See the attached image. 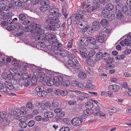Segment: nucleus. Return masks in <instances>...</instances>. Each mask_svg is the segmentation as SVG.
I'll return each mask as SVG.
<instances>
[{
    "mask_svg": "<svg viewBox=\"0 0 131 131\" xmlns=\"http://www.w3.org/2000/svg\"><path fill=\"white\" fill-rule=\"evenodd\" d=\"M41 24L39 19H34L30 24V26L33 28L30 30V32L31 34L36 33L38 35L44 34L45 31L42 28Z\"/></svg>",
    "mask_w": 131,
    "mask_h": 131,
    "instance_id": "f257e3e1",
    "label": "nucleus"
},
{
    "mask_svg": "<svg viewBox=\"0 0 131 131\" xmlns=\"http://www.w3.org/2000/svg\"><path fill=\"white\" fill-rule=\"evenodd\" d=\"M68 64V67H69V66H70L69 68L70 69L72 72H74V71H78L80 69L81 67L79 65L78 61L75 57L73 60H70Z\"/></svg>",
    "mask_w": 131,
    "mask_h": 131,
    "instance_id": "f03ea898",
    "label": "nucleus"
},
{
    "mask_svg": "<svg viewBox=\"0 0 131 131\" xmlns=\"http://www.w3.org/2000/svg\"><path fill=\"white\" fill-rule=\"evenodd\" d=\"M51 44L52 46L54 47L53 48V49L54 52L55 53H58V51L59 52L62 49L61 43L58 42L57 39Z\"/></svg>",
    "mask_w": 131,
    "mask_h": 131,
    "instance_id": "7ed1b4c3",
    "label": "nucleus"
},
{
    "mask_svg": "<svg viewBox=\"0 0 131 131\" xmlns=\"http://www.w3.org/2000/svg\"><path fill=\"white\" fill-rule=\"evenodd\" d=\"M63 78V77L61 75L54 77L53 78L54 85L57 86L61 85L62 83Z\"/></svg>",
    "mask_w": 131,
    "mask_h": 131,
    "instance_id": "20e7f679",
    "label": "nucleus"
},
{
    "mask_svg": "<svg viewBox=\"0 0 131 131\" xmlns=\"http://www.w3.org/2000/svg\"><path fill=\"white\" fill-rule=\"evenodd\" d=\"M87 22L85 20H81L78 23V28L82 29L85 31L87 30L88 26Z\"/></svg>",
    "mask_w": 131,
    "mask_h": 131,
    "instance_id": "39448f33",
    "label": "nucleus"
},
{
    "mask_svg": "<svg viewBox=\"0 0 131 131\" xmlns=\"http://www.w3.org/2000/svg\"><path fill=\"white\" fill-rule=\"evenodd\" d=\"M105 33V32L103 31H100L99 35L96 38V40L100 42H103L105 40V37L106 36Z\"/></svg>",
    "mask_w": 131,
    "mask_h": 131,
    "instance_id": "423d86ee",
    "label": "nucleus"
},
{
    "mask_svg": "<svg viewBox=\"0 0 131 131\" xmlns=\"http://www.w3.org/2000/svg\"><path fill=\"white\" fill-rule=\"evenodd\" d=\"M83 120L82 118L78 117L73 118L71 121V123L72 125L75 126H78L82 124Z\"/></svg>",
    "mask_w": 131,
    "mask_h": 131,
    "instance_id": "0eeeda50",
    "label": "nucleus"
},
{
    "mask_svg": "<svg viewBox=\"0 0 131 131\" xmlns=\"http://www.w3.org/2000/svg\"><path fill=\"white\" fill-rule=\"evenodd\" d=\"M5 86L7 87L8 89L10 90L17 91L19 89V87L16 86L15 84L13 85V84L11 83L10 82H6Z\"/></svg>",
    "mask_w": 131,
    "mask_h": 131,
    "instance_id": "6e6552de",
    "label": "nucleus"
},
{
    "mask_svg": "<svg viewBox=\"0 0 131 131\" xmlns=\"http://www.w3.org/2000/svg\"><path fill=\"white\" fill-rule=\"evenodd\" d=\"M47 40L50 44L57 39L55 35L53 34H48L47 35Z\"/></svg>",
    "mask_w": 131,
    "mask_h": 131,
    "instance_id": "1a4fd4ad",
    "label": "nucleus"
},
{
    "mask_svg": "<svg viewBox=\"0 0 131 131\" xmlns=\"http://www.w3.org/2000/svg\"><path fill=\"white\" fill-rule=\"evenodd\" d=\"M16 75V74H13L11 73L7 74V79L9 80L8 82H10L11 83H16L17 81L14 79L15 78H18Z\"/></svg>",
    "mask_w": 131,
    "mask_h": 131,
    "instance_id": "9d476101",
    "label": "nucleus"
},
{
    "mask_svg": "<svg viewBox=\"0 0 131 131\" xmlns=\"http://www.w3.org/2000/svg\"><path fill=\"white\" fill-rule=\"evenodd\" d=\"M88 37L83 36L79 39L81 44L84 46L87 45L89 43Z\"/></svg>",
    "mask_w": 131,
    "mask_h": 131,
    "instance_id": "9b49d317",
    "label": "nucleus"
},
{
    "mask_svg": "<svg viewBox=\"0 0 131 131\" xmlns=\"http://www.w3.org/2000/svg\"><path fill=\"white\" fill-rule=\"evenodd\" d=\"M123 12L126 15L128 16L131 15V5H130L128 7L125 6Z\"/></svg>",
    "mask_w": 131,
    "mask_h": 131,
    "instance_id": "f8f14e48",
    "label": "nucleus"
},
{
    "mask_svg": "<svg viewBox=\"0 0 131 131\" xmlns=\"http://www.w3.org/2000/svg\"><path fill=\"white\" fill-rule=\"evenodd\" d=\"M54 111L57 113V116L62 117L65 115L64 113L62 111V110L60 108H57L54 110Z\"/></svg>",
    "mask_w": 131,
    "mask_h": 131,
    "instance_id": "ddd939ff",
    "label": "nucleus"
},
{
    "mask_svg": "<svg viewBox=\"0 0 131 131\" xmlns=\"http://www.w3.org/2000/svg\"><path fill=\"white\" fill-rule=\"evenodd\" d=\"M85 62L88 66L90 67H93L95 64V60L91 58L88 57Z\"/></svg>",
    "mask_w": 131,
    "mask_h": 131,
    "instance_id": "4468645a",
    "label": "nucleus"
},
{
    "mask_svg": "<svg viewBox=\"0 0 131 131\" xmlns=\"http://www.w3.org/2000/svg\"><path fill=\"white\" fill-rule=\"evenodd\" d=\"M39 2L41 5H45L47 6L46 7L47 8H50V2L48 0H40Z\"/></svg>",
    "mask_w": 131,
    "mask_h": 131,
    "instance_id": "2eb2a0df",
    "label": "nucleus"
},
{
    "mask_svg": "<svg viewBox=\"0 0 131 131\" xmlns=\"http://www.w3.org/2000/svg\"><path fill=\"white\" fill-rule=\"evenodd\" d=\"M92 27L94 30H95L97 31L99 30L101 27V25L99 22L94 21L92 23Z\"/></svg>",
    "mask_w": 131,
    "mask_h": 131,
    "instance_id": "dca6fc26",
    "label": "nucleus"
},
{
    "mask_svg": "<svg viewBox=\"0 0 131 131\" xmlns=\"http://www.w3.org/2000/svg\"><path fill=\"white\" fill-rule=\"evenodd\" d=\"M69 52L68 51L66 50H62L58 51L57 53H55L56 54H60L61 56L63 57H66L67 56L68 54L69 53Z\"/></svg>",
    "mask_w": 131,
    "mask_h": 131,
    "instance_id": "f3484780",
    "label": "nucleus"
},
{
    "mask_svg": "<svg viewBox=\"0 0 131 131\" xmlns=\"http://www.w3.org/2000/svg\"><path fill=\"white\" fill-rule=\"evenodd\" d=\"M125 6H123V5L121 3H118L116 6V11L124 12V8Z\"/></svg>",
    "mask_w": 131,
    "mask_h": 131,
    "instance_id": "a211bd4d",
    "label": "nucleus"
},
{
    "mask_svg": "<svg viewBox=\"0 0 131 131\" xmlns=\"http://www.w3.org/2000/svg\"><path fill=\"white\" fill-rule=\"evenodd\" d=\"M110 90H113V91H117L119 89V86L116 85H110L108 87Z\"/></svg>",
    "mask_w": 131,
    "mask_h": 131,
    "instance_id": "6ab92c4d",
    "label": "nucleus"
},
{
    "mask_svg": "<svg viewBox=\"0 0 131 131\" xmlns=\"http://www.w3.org/2000/svg\"><path fill=\"white\" fill-rule=\"evenodd\" d=\"M9 72L10 73L13 74H16V76L18 78H20V75L17 73V69L15 68H12L9 70Z\"/></svg>",
    "mask_w": 131,
    "mask_h": 131,
    "instance_id": "aec40b11",
    "label": "nucleus"
},
{
    "mask_svg": "<svg viewBox=\"0 0 131 131\" xmlns=\"http://www.w3.org/2000/svg\"><path fill=\"white\" fill-rule=\"evenodd\" d=\"M36 39L37 40H47V36L43 34L41 35H38L36 37Z\"/></svg>",
    "mask_w": 131,
    "mask_h": 131,
    "instance_id": "412c9836",
    "label": "nucleus"
},
{
    "mask_svg": "<svg viewBox=\"0 0 131 131\" xmlns=\"http://www.w3.org/2000/svg\"><path fill=\"white\" fill-rule=\"evenodd\" d=\"M6 82H8V81H5L4 83V85L2 83H0V91L1 92H5L7 90V87L5 86V83Z\"/></svg>",
    "mask_w": 131,
    "mask_h": 131,
    "instance_id": "4be33fe9",
    "label": "nucleus"
},
{
    "mask_svg": "<svg viewBox=\"0 0 131 131\" xmlns=\"http://www.w3.org/2000/svg\"><path fill=\"white\" fill-rule=\"evenodd\" d=\"M102 52H99L96 54L95 59L96 61H99L102 58Z\"/></svg>",
    "mask_w": 131,
    "mask_h": 131,
    "instance_id": "5701e85b",
    "label": "nucleus"
},
{
    "mask_svg": "<svg viewBox=\"0 0 131 131\" xmlns=\"http://www.w3.org/2000/svg\"><path fill=\"white\" fill-rule=\"evenodd\" d=\"M21 111L19 108H17L14 111L13 115L15 116L18 117L20 116L21 114Z\"/></svg>",
    "mask_w": 131,
    "mask_h": 131,
    "instance_id": "b1692460",
    "label": "nucleus"
},
{
    "mask_svg": "<svg viewBox=\"0 0 131 131\" xmlns=\"http://www.w3.org/2000/svg\"><path fill=\"white\" fill-rule=\"evenodd\" d=\"M37 95L39 97H44L47 95L46 91H45L43 89L41 90L40 91L37 92Z\"/></svg>",
    "mask_w": 131,
    "mask_h": 131,
    "instance_id": "393cba45",
    "label": "nucleus"
},
{
    "mask_svg": "<svg viewBox=\"0 0 131 131\" xmlns=\"http://www.w3.org/2000/svg\"><path fill=\"white\" fill-rule=\"evenodd\" d=\"M7 1L8 3V5L11 8L15 7V3H16L15 0H7Z\"/></svg>",
    "mask_w": 131,
    "mask_h": 131,
    "instance_id": "a878e982",
    "label": "nucleus"
},
{
    "mask_svg": "<svg viewBox=\"0 0 131 131\" xmlns=\"http://www.w3.org/2000/svg\"><path fill=\"white\" fill-rule=\"evenodd\" d=\"M21 78L23 80H27V79L29 80L28 79L30 78V75H29L27 73H23L21 75Z\"/></svg>",
    "mask_w": 131,
    "mask_h": 131,
    "instance_id": "bb28decb",
    "label": "nucleus"
},
{
    "mask_svg": "<svg viewBox=\"0 0 131 131\" xmlns=\"http://www.w3.org/2000/svg\"><path fill=\"white\" fill-rule=\"evenodd\" d=\"M113 5L111 3H108L106 5L105 9L109 11H111L114 8Z\"/></svg>",
    "mask_w": 131,
    "mask_h": 131,
    "instance_id": "cd10ccee",
    "label": "nucleus"
},
{
    "mask_svg": "<svg viewBox=\"0 0 131 131\" xmlns=\"http://www.w3.org/2000/svg\"><path fill=\"white\" fill-rule=\"evenodd\" d=\"M102 59L104 61H105L106 62V60L108 59V58L110 57V55L107 52L102 53Z\"/></svg>",
    "mask_w": 131,
    "mask_h": 131,
    "instance_id": "c85d7f7f",
    "label": "nucleus"
},
{
    "mask_svg": "<svg viewBox=\"0 0 131 131\" xmlns=\"http://www.w3.org/2000/svg\"><path fill=\"white\" fill-rule=\"evenodd\" d=\"M80 13H77L75 16V18L77 19H80L83 18L84 17V14L82 12H80Z\"/></svg>",
    "mask_w": 131,
    "mask_h": 131,
    "instance_id": "c756f323",
    "label": "nucleus"
},
{
    "mask_svg": "<svg viewBox=\"0 0 131 131\" xmlns=\"http://www.w3.org/2000/svg\"><path fill=\"white\" fill-rule=\"evenodd\" d=\"M37 46L38 48L41 50L42 48H43L45 47L46 45L43 42H39L37 43Z\"/></svg>",
    "mask_w": 131,
    "mask_h": 131,
    "instance_id": "7c9ffc66",
    "label": "nucleus"
},
{
    "mask_svg": "<svg viewBox=\"0 0 131 131\" xmlns=\"http://www.w3.org/2000/svg\"><path fill=\"white\" fill-rule=\"evenodd\" d=\"M110 14V11L107 9H104L102 13V15L105 18Z\"/></svg>",
    "mask_w": 131,
    "mask_h": 131,
    "instance_id": "2f4dec72",
    "label": "nucleus"
},
{
    "mask_svg": "<svg viewBox=\"0 0 131 131\" xmlns=\"http://www.w3.org/2000/svg\"><path fill=\"white\" fill-rule=\"evenodd\" d=\"M108 22L106 19H103L100 22V24L104 27H105L108 24Z\"/></svg>",
    "mask_w": 131,
    "mask_h": 131,
    "instance_id": "473e14b6",
    "label": "nucleus"
},
{
    "mask_svg": "<svg viewBox=\"0 0 131 131\" xmlns=\"http://www.w3.org/2000/svg\"><path fill=\"white\" fill-rule=\"evenodd\" d=\"M54 115L53 113L52 112L49 111H47L46 112L44 113V116L45 117L48 118H50L52 117Z\"/></svg>",
    "mask_w": 131,
    "mask_h": 131,
    "instance_id": "72a5a7b5",
    "label": "nucleus"
},
{
    "mask_svg": "<svg viewBox=\"0 0 131 131\" xmlns=\"http://www.w3.org/2000/svg\"><path fill=\"white\" fill-rule=\"evenodd\" d=\"M115 18V16L114 14H109L105 18L108 19L110 21H111L114 19Z\"/></svg>",
    "mask_w": 131,
    "mask_h": 131,
    "instance_id": "f704fd0d",
    "label": "nucleus"
},
{
    "mask_svg": "<svg viewBox=\"0 0 131 131\" xmlns=\"http://www.w3.org/2000/svg\"><path fill=\"white\" fill-rule=\"evenodd\" d=\"M89 42L93 45H95L96 44V40L93 37H88Z\"/></svg>",
    "mask_w": 131,
    "mask_h": 131,
    "instance_id": "c9c22d12",
    "label": "nucleus"
},
{
    "mask_svg": "<svg viewBox=\"0 0 131 131\" xmlns=\"http://www.w3.org/2000/svg\"><path fill=\"white\" fill-rule=\"evenodd\" d=\"M54 15V17H58L59 18L61 16V14L60 13L58 10V9H56L55 12L54 13L53 16Z\"/></svg>",
    "mask_w": 131,
    "mask_h": 131,
    "instance_id": "e433bc0d",
    "label": "nucleus"
},
{
    "mask_svg": "<svg viewBox=\"0 0 131 131\" xmlns=\"http://www.w3.org/2000/svg\"><path fill=\"white\" fill-rule=\"evenodd\" d=\"M32 84L31 85H36L37 82V78L36 77H32L30 81Z\"/></svg>",
    "mask_w": 131,
    "mask_h": 131,
    "instance_id": "4c0bfd02",
    "label": "nucleus"
},
{
    "mask_svg": "<svg viewBox=\"0 0 131 131\" xmlns=\"http://www.w3.org/2000/svg\"><path fill=\"white\" fill-rule=\"evenodd\" d=\"M47 28L48 30H54V24H49L47 27Z\"/></svg>",
    "mask_w": 131,
    "mask_h": 131,
    "instance_id": "58836bf2",
    "label": "nucleus"
},
{
    "mask_svg": "<svg viewBox=\"0 0 131 131\" xmlns=\"http://www.w3.org/2000/svg\"><path fill=\"white\" fill-rule=\"evenodd\" d=\"M46 84L49 86H52L53 85H54L53 79H49V80H47Z\"/></svg>",
    "mask_w": 131,
    "mask_h": 131,
    "instance_id": "ea45409f",
    "label": "nucleus"
},
{
    "mask_svg": "<svg viewBox=\"0 0 131 131\" xmlns=\"http://www.w3.org/2000/svg\"><path fill=\"white\" fill-rule=\"evenodd\" d=\"M26 16L25 14H21L19 15V20L23 21L26 18Z\"/></svg>",
    "mask_w": 131,
    "mask_h": 131,
    "instance_id": "a19ab883",
    "label": "nucleus"
},
{
    "mask_svg": "<svg viewBox=\"0 0 131 131\" xmlns=\"http://www.w3.org/2000/svg\"><path fill=\"white\" fill-rule=\"evenodd\" d=\"M79 51L80 54L81 55L83 58L87 59V58L88 57L87 54L86 53L82 51L81 50H80Z\"/></svg>",
    "mask_w": 131,
    "mask_h": 131,
    "instance_id": "79ce46f5",
    "label": "nucleus"
},
{
    "mask_svg": "<svg viewBox=\"0 0 131 131\" xmlns=\"http://www.w3.org/2000/svg\"><path fill=\"white\" fill-rule=\"evenodd\" d=\"M94 11L100 7V3L97 2L95 3L94 5L92 6Z\"/></svg>",
    "mask_w": 131,
    "mask_h": 131,
    "instance_id": "37998d69",
    "label": "nucleus"
},
{
    "mask_svg": "<svg viewBox=\"0 0 131 131\" xmlns=\"http://www.w3.org/2000/svg\"><path fill=\"white\" fill-rule=\"evenodd\" d=\"M18 119L21 122H23L27 121V118L25 116H23L18 117Z\"/></svg>",
    "mask_w": 131,
    "mask_h": 131,
    "instance_id": "c03bdc74",
    "label": "nucleus"
},
{
    "mask_svg": "<svg viewBox=\"0 0 131 131\" xmlns=\"http://www.w3.org/2000/svg\"><path fill=\"white\" fill-rule=\"evenodd\" d=\"M12 8L10 6L8 5H5L4 6H2L1 7V8L2 9V10L5 11L9 10L10 9Z\"/></svg>",
    "mask_w": 131,
    "mask_h": 131,
    "instance_id": "a18cd8bd",
    "label": "nucleus"
},
{
    "mask_svg": "<svg viewBox=\"0 0 131 131\" xmlns=\"http://www.w3.org/2000/svg\"><path fill=\"white\" fill-rule=\"evenodd\" d=\"M70 83L69 80H65L63 82L62 84L63 86L66 87L70 85Z\"/></svg>",
    "mask_w": 131,
    "mask_h": 131,
    "instance_id": "49530a36",
    "label": "nucleus"
},
{
    "mask_svg": "<svg viewBox=\"0 0 131 131\" xmlns=\"http://www.w3.org/2000/svg\"><path fill=\"white\" fill-rule=\"evenodd\" d=\"M125 57V55L124 54H123L121 55H118L115 58V59L118 60H122Z\"/></svg>",
    "mask_w": 131,
    "mask_h": 131,
    "instance_id": "de8ad7c7",
    "label": "nucleus"
},
{
    "mask_svg": "<svg viewBox=\"0 0 131 131\" xmlns=\"http://www.w3.org/2000/svg\"><path fill=\"white\" fill-rule=\"evenodd\" d=\"M26 106L27 108L30 110L32 109L33 107L32 104L30 102H29L27 103Z\"/></svg>",
    "mask_w": 131,
    "mask_h": 131,
    "instance_id": "09e8293b",
    "label": "nucleus"
},
{
    "mask_svg": "<svg viewBox=\"0 0 131 131\" xmlns=\"http://www.w3.org/2000/svg\"><path fill=\"white\" fill-rule=\"evenodd\" d=\"M114 59L113 58H110V57H109V58H108L107 60H106V62L108 64L112 63L114 61Z\"/></svg>",
    "mask_w": 131,
    "mask_h": 131,
    "instance_id": "8fccbe9b",
    "label": "nucleus"
},
{
    "mask_svg": "<svg viewBox=\"0 0 131 131\" xmlns=\"http://www.w3.org/2000/svg\"><path fill=\"white\" fill-rule=\"evenodd\" d=\"M16 27L14 25H10L8 26L6 28V29L8 31H13L15 29Z\"/></svg>",
    "mask_w": 131,
    "mask_h": 131,
    "instance_id": "3c124183",
    "label": "nucleus"
},
{
    "mask_svg": "<svg viewBox=\"0 0 131 131\" xmlns=\"http://www.w3.org/2000/svg\"><path fill=\"white\" fill-rule=\"evenodd\" d=\"M55 17H52V19L50 20H46V23L49 24L55 23Z\"/></svg>",
    "mask_w": 131,
    "mask_h": 131,
    "instance_id": "603ef678",
    "label": "nucleus"
},
{
    "mask_svg": "<svg viewBox=\"0 0 131 131\" xmlns=\"http://www.w3.org/2000/svg\"><path fill=\"white\" fill-rule=\"evenodd\" d=\"M78 76L80 78H86V76L85 74L82 72H79L78 73Z\"/></svg>",
    "mask_w": 131,
    "mask_h": 131,
    "instance_id": "864d4df0",
    "label": "nucleus"
},
{
    "mask_svg": "<svg viewBox=\"0 0 131 131\" xmlns=\"http://www.w3.org/2000/svg\"><path fill=\"white\" fill-rule=\"evenodd\" d=\"M67 57L69 58V59L70 60H73V59L75 58V56L72 54L70 52H69V53L68 54Z\"/></svg>",
    "mask_w": 131,
    "mask_h": 131,
    "instance_id": "5fc2aeb1",
    "label": "nucleus"
},
{
    "mask_svg": "<svg viewBox=\"0 0 131 131\" xmlns=\"http://www.w3.org/2000/svg\"><path fill=\"white\" fill-rule=\"evenodd\" d=\"M27 126V123L24 122H20V127L22 128H25Z\"/></svg>",
    "mask_w": 131,
    "mask_h": 131,
    "instance_id": "6e6d98bb",
    "label": "nucleus"
},
{
    "mask_svg": "<svg viewBox=\"0 0 131 131\" xmlns=\"http://www.w3.org/2000/svg\"><path fill=\"white\" fill-rule=\"evenodd\" d=\"M40 8V10L42 12H44L46 10H48L50 8H47L46 7L47 6H45V5H41Z\"/></svg>",
    "mask_w": 131,
    "mask_h": 131,
    "instance_id": "4d7b16f0",
    "label": "nucleus"
},
{
    "mask_svg": "<svg viewBox=\"0 0 131 131\" xmlns=\"http://www.w3.org/2000/svg\"><path fill=\"white\" fill-rule=\"evenodd\" d=\"M35 122L34 120H32L29 121L28 123V125L29 127L33 126L35 124Z\"/></svg>",
    "mask_w": 131,
    "mask_h": 131,
    "instance_id": "13d9d810",
    "label": "nucleus"
},
{
    "mask_svg": "<svg viewBox=\"0 0 131 131\" xmlns=\"http://www.w3.org/2000/svg\"><path fill=\"white\" fill-rule=\"evenodd\" d=\"M107 110L109 112H113L115 113L117 112V110L115 108H108L107 109Z\"/></svg>",
    "mask_w": 131,
    "mask_h": 131,
    "instance_id": "bf43d9fd",
    "label": "nucleus"
},
{
    "mask_svg": "<svg viewBox=\"0 0 131 131\" xmlns=\"http://www.w3.org/2000/svg\"><path fill=\"white\" fill-rule=\"evenodd\" d=\"M50 103L49 102H46L42 103V107L43 108L42 106H43L44 107V108H45V107H47L48 108Z\"/></svg>",
    "mask_w": 131,
    "mask_h": 131,
    "instance_id": "052dcab7",
    "label": "nucleus"
},
{
    "mask_svg": "<svg viewBox=\"0 0 131 131\" xmlns=\"http://www.w3.org/2000/svg\"><path fill=\"white\" fill-rule=\"evenodd\" d=\"M85 106L87 108H88V109L90 110L93 107V103L92 102H90L89 104L86 105Z\"/></svg>",
    "mask_w": 131,
    "mask_h": 131,
    "instance_id": "680f3d73",
    "label": "nucleus"
},
{
    "mask_svg": "<svg viewBox=\"0 0 131 131\" xmlns=\"http://www.w3.org/2000/svg\"><path fill=\"white\" fill-rule=\"evenodd\" d=\"M24 82H25L24 86L26 87L28 86L30 84V81H29L28 80H27L26 81L24 80Z\"/></svg>",
    "mask_w": 131,
    "mask_h": 131,
    "instance_id": "e2e57ef3",
    "label": "nucleus"
},
{
    "mask_svg": "<svg viewBox=\"0 0 131 131\" xmlns=\"http://www.w3.org/2000/svg\"><path fill=\"white\" fill-rule=\"evenodd\" d=\"M6 115V113L5 112H0V117H1L3 119V118L5 117Z\"/></svg>",
    "mask_w": 131,
    "mask_h": 131,
    "instance_id": "0e129e2a",
    "label": "nucleus"
},
{
    "mask_svg": "<svg viewBox=\"0 0 131 131\" xmlns=\"http://www.w3.org/2000/svg\"><path fill=\"white\" fill-rule=\"evenodd\" d=\"M85 88L89 89H92L94 88V86L93 85H91V84H89L88 85H86L85 86Z\"/></svg>",
    "mask_w": 131,
    "mask_h": 131,
    "instance_id": "69168bd1",
    "label": "nucleus"
},
{
    "mask_svg": "<svg viewBox=\"0 0 131 131\" xmlns=\"http://www.w3.org/2000/svg\"><path fill=\"white\" fill-rule=\"evenodd\" d=\"M117 18L118 19H121L123 17L122 14L121 13H118L116 14Z\"/></svg>",
    "mask_w": 131,
    "mask_h": 131,
    "instance_id": "338daca9",
    "label": "nucleus"
},
{
    "mask_svg": "<svg viewBox=\"0 0 131 131\" xmlns=\"http://www.w3.org/2000/svg\"><path fill=\"white\" fill-rule=\"evenodd\" d=\"M52 104H53V106L54 108H55L58 106L59 105V103L57 101H53L52 103Z\"/></svg>",
    "mask_w": 131,
    "mask_h": 131,
    "instance_id": "774afa93",
    "label": "nucleus"
}]
</instances>
